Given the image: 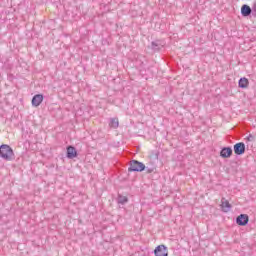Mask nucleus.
Returning a JSON list of instances; mask_svg holds the SVG:
<instances>
[{"instance_id": "obj_1", "label": "nucleus", "mask_w": 256, "mask_h": 256, "mask_svg": "<svg viewBox=\"0 0 256 256\" xmlns=\"http://www.w3.org/2000/svg\"><path fill=\"white\" fill-rule=\"evenodd\" d=\"M0 157L4 161H13L15 159V152L13 148L7 144L0 145Z\"/></svg>"}, {"instance_id": "obj_2", "label": "nucleus", "mask_w": 256, "mask_h": 256, "mask_svg": "<svg viewBox=\"0 0 256 256\" xmlns=\"http://www.w3.org/2000/svg\"><path fill=\"white\" fill-rule=\"evenodd\" d=\"M146 167L143 162H139L137 160H131L130 161V166L128 168L129 173L137 172L141 173V171H145Z\"/></svg>"}, {"instance_id": "obj_3", "label": "nucleus", "mask_w": 256, "mask_h": 256, "mask_svg": "<svg viewBox=\"0 0 256 256\" xmlns=\"http://www.w3.org/2000/svg\"><path fill=\"white\" fill-rule=\"evenodd\" d=\"M154 255L155 256H169V250L167 249V246L161 244V245H158L154 249Z\"/></svg>"}, {"instance_id": "obj_4", "label": "nucleus", "mask_w": 256, "mask_h": 256, "mask_svg": "<svg viewBox=\"0 0 256 256\" xmlns=\"http://www.w3.org/2000/svg\"><path fill=\"white\" fill-rule=\"evenodd\" d=\"M236 223L240 227H245V225H247L249 223V215H247V214H240L236 218Z\"/></svg>"}, {"instance_id": "obj_5", "label": "nucleus", "mask_w": 256, "mask_h": 256, "mask_svg": "<svg viewBox=\"0 0 256 256\" xmlns=\"http://www.w3.org/2000/svg\"><path fill=\"white\" fill-rule=\"evenodd\" d=\"M235 155H243L245 153V143L238 142L234 145Z\"/></svg>"}, {"instance_id": "obj_6", "label": "nucleus", "mask_w": 256, "mask_h": 256, "mask_svg": "<svg viewBox=\"0 0 256 256\" xmlns=\"http://www.w3.org/2000/svg\"><path fill=\"white\" fill-rule=\"evenodd\" d=\"M163 47H165V43L161 40H155L151 43V49L154 52L161 51Z\"/></svg>"}, {"instance_id": "obj_7", "label": "nucleus", "mask_w": 256, "mask_h": 256, "mask_svg": "<svg viewBox=\"0 0 256 256\" xmlns=\"http://www.w3.org/2000/svg\"><path fill=\"white\" fill-rule=\"evenodd\" d=\"M231 155H233V149L231 147H224L220 151V157H222L223 159H229Z\"/></svg>"}, {"instance_id": "obj_8", "label": "nucleus", "mask_w": 256, "mask_h": 256, "mask_svg": "<svg viewBox=\"0 0 256 256\" xmlns=\"http://www.w3.org/2000/svg\"><path fill=\"white\" fill-rule=\"evenodd\" d=\"M241 15L242 17H249V15H253V10L251 6L244 4L241 7Z\"/></svg>"}, {"instance_id": "obj_9", "label": "nucleus", "mask_w": 256, "mask_h": 256, "mask_svg": "<svg viewBox=\"0 0 256 256\" xmlns=\"http://www.w3.org/2000/svg\"><path fill=\"white\" fill-rule=\"evenodd\" d=\"M43 103V94H36L32 98V106L39 107Z\"/></svg>"}, {"instance_id": "obj_10", "label": "nucleus", "mask_w": 256, "mask_h": 256, "mask_svg": "<svg viewBox=\"0 0 256 256\" xmlns=\"http://www.w3.org/2000/svg\"><path fill=\"white\" fill-rule=\"evenodd\" d=\"M77 149L73 146L67 147V158L68 159H75L77 157Z\"/></svg>"}, {"instance_id": "obj_11", "label": "nucleus", "mask_w": 256, "mask_h": 256, "mask_svg": "<svg viewBox=\"0 0 256 256\" xmlns=\"http://www.w3.org/2000/svg\"><path fill=\"white\" fill-rule=\"evenodd\" d=\"M221 207L224 213H229V211H231V204L225 198L221 199Z\"/></svg>"}, {"instance_id": "obj_12", "label": "nucleus", "mask_w": 256, "mask_h": 256, "mask_svg": "<svg viewBox=\"0 0 256 256\" xmlns=\"http://www.w3.org/2000/svg\"><path fill=\"white\" fill-rule=\"evenodd\" d=\"M238 87H240V89H247V87H249V80L247 78H240Z\"/></svg>"}, {"instance_id": "obj_13", "label": "nucleus", "mask_w": 256, "mask_h": 256, "mask_svg": "<svg viewBox=\"0 0 256 256\" xmlns=\"http://www.w3.org/2000/svg\"><path fill=\"white\" fill-rule=\"evenodd\" d=\"M109 127H111L112 129H117V127H119V119L118 118H111L110 123H109Z\"/></svg>"}, {"instance_id": "obj_14", "label": "nucleus", "mask_w": 256, "mask_h": 256, "mask_svg": "<svg viewBox=\"0 0 256 256\" xmlns=\"http://www.w3.org/2000/svg\"><path fill=\"white\" fill-rule=\"evenodd\" d=\"M128 201H129V198H127V196H123V195L118 196V203H120V205H125V203H127Z\"/></svg>"}, {"instance_id": "obj_15", "label": "nucleus", "mask_w": 256, "mask_h": 256, "mask_svg": "<svg viewBox=\"0 0 256 256\" xmlns=\"http://www.w3.org/2000/svg\"><path fill=\"white\" fill-rule=\"evenodd\" d=\"M252 17L256 18V0L253 2L252 5Z\"/></svg>"}, {"instance_id": "obj_16", "label": "nucleus", "mask_w": 256, "mask_h": 256, "mask_svg": "<svg viewBox=\"0 0 256 256\" xmlns=\"http://www.w3.org/2000/svg\"><path fill=\"white\" fill-rule=\"evenodd\" d=\"M246 139L247 141H255V136H253L252 134H249V136Z\"/></svg>"}, {"instance_id": "obj_17", "label": "nucleus", "mask_w": 256, "mask_h": 256, "mask_svg": "<svg viewBox=\"0 0 256 256\" xmlns=\"http://www.w3.org/2000/svg\"><path fill=\"white\" fill-rule=\"evenodd\" d=\"M146 173H153V168H146Z\"/></svg>"}]
</instances>
